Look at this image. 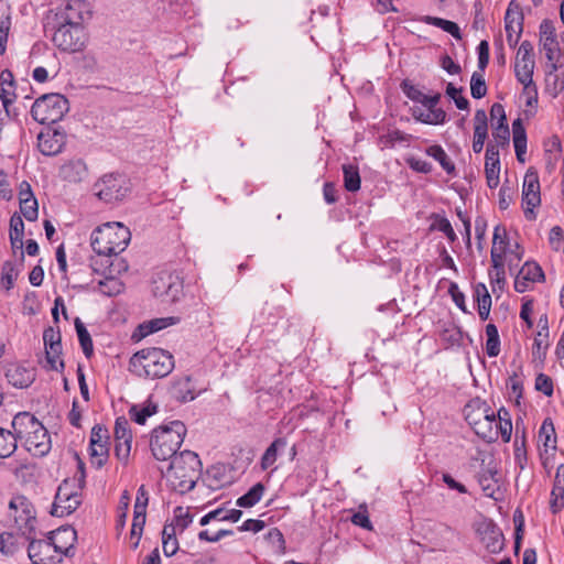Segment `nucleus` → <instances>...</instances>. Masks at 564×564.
Masks as SVG:
<instances>
[{"mask_svg": "<svg viewBox=\"0 0 564 564\" xmlns=\"http://www.w3.org/2000/svg\"><path fill=\"white\" fill-rule=\"evenodd\" d=\"M131 234L128 227L120 223H107L96 228L91 234V248L98 257H105L104 263H109L112 256L117 257L128 247Z\"/></svg>", "mask_w": 564, "mask_h": 564, "instance_id": "obj_1", "label": "nucleus"}, {"mask_svg": "<svg viewBox=\"0 0 564 564\" xmlns=\"http://www.w3.org/2000/svg\"><path fill=\"white\" fill-rule=\"evenodd\" d=\"M202 471V462L192 451H183L171 459L166 478L172 488L181 494L192 490Z\"/></svg>", "mask_w": 564, "mask_h": 564, "instance_id": "obj_2", "label": "nucleus"}, {"mask_svg": "<svg viewBox=\"0 0 564 564\" xmlns=\"http://www.w3.org/2000/svg\"><path fill=\"white\" fill-rule=\"evenodd\" d=\"M174 368L173 356L161 348H145L130 359V369L139 377L156 379L171 373Z\"/></svg>", "mask_w": 564, "mask_h": 564, "instance_id": "obj_3", "label": "nucleus"}, {"mask_svg": "<svg viewBox=\"0 0 564 564\" xmlns=\"http://www.w3.org/2000/svg\"><path fill=\"white\" fill-rule=\"evenodd\" d=\"M186 427L181 421H173L170 425L155 429L152 433L150 447L158 460L172 459L183 443Z\"/></svg>", "mask_w": 564, "mask_h": 564, "instance_id": "obj_4", "label": "nucleus"}, {"mask_svg": "<svg viewBox=\"0 0 564 564\" xmlns=\"http://www.w3.org/2000/svg\"><path fill=\"white\" fill-rule=\"evenodd\" d=\"M61 535H66L72 541L76 536L73 529L59 530L56 533L51 532L47 539H35V533L32 535L28 547V554L33 564H55L61 561L62 554H67L69 547L62 546L56 543V539Z\"/></svg>", "mask_w": 564, "mask_h": 564, "instance_id": "obj_5", "label": "nucleus"}, {"mask_svg": "<svg viewBox=\"0 0 564 564\" xmlns=\"http://www.w3.org/2000/svg\"><path fill=\"white\" fill-rule=\"evenodd\" d=\"M465 420L487 442L497 441L496 412L480 399H473L464 409Z\"/></svg>", "mask_w": 564, "mask_h": 564, "instance_id": "obj_6", "label": "nucleus"}, {"mask_svg": "<svg viewBox=\"0 0 564 564\" xmlns=\"http://www.w3.org/2000/svg\"><path fill=\"white\" fill-rule=\"evenodd\" d=\"M68 110L67 99L59 94H46L37 98L32 108L33 119L42 124L59 121Z\"/></svg>", "mask_w": 564, "mask_h": 564, "instance_id": "obj_7", "label": "nucleus"}, {"mask_svg": "<svg viewBox=\"0 0 564 564\" xmlns=\"http://www.w3.org/2000/svg\"><path fill=\"white\" fill-rule=\"evenodd\" d=\"M93 17L91 4L86 0H69L63 8L50 10L45 18L47 24L58 22L72 26H84Z\"/></svg>", "mask_w": 564, "mask_h": 564, "instance_id": "obj_8", "label": "nucleus"}, {"mask_svg": "<svg viewBox=\"0 0 564 564\" xmlns=\"http://www.w3.org/2000/svg\"><path fill=\"white\" fill-rule=\"evenodd\" d=\"M45 32H53V42L62 51L65 52H79L85 47L86 33L84 26H72L63 23L54 22L47 24L44 19Z\"/></svg>", "mask_w": 564, "mask_h": 564, "instance_id": "obj_9", "label": "nucleus"}, {"mask_svg": "<svg viewBox=\"0 0 564 564\" xmlns=\"http://www.w3.org/2000/svg\"><path fill=\"white\" fill-rule=\"evenodd\" d=\"M9 510L15 528L25 539H31L35 533L37 521L35 508L30 499L22 495L12 497Z\"/></svg>", "mask_w": 564, "mask_h": 564, "instance_id": "obj_10", "label": "nucleus"}, {"mask_svg": "<svg viewBox=\"0 0 564 564\" xmlns=\"http://www.w3.org/2000/svg\"><path fill=\"white\" fill-rule=\"evenodd\" d=\"M90 265L95 272H101L105 275V279L98 282L99 291L102 294L113 296L122 292L123 284L113 275L128 269L122 259L115 258L111 262L104 263L102 259L93 258Z\"/></svg>", "mask_w": 564, "mask_h": 564, "instance_id": "obj_11", "label": "nucleus"}, {"mask_svg": "<svg viewBox=\"0 0 564 564\" xmlns=\"http://www.w3.org/2000/svg\"><path fill=\"white\" fill-rule=\"evenodd\" d=\"M82 489L76 487L75 480L65 479L57 488L51 514L54 517L72 514L82 503Z\"/></svg>", "mask_w": 564, "mask_h": 564, "instance_id": "obj_12", "label": "nucleus"}, {"mask_svg": "<svg viewBox=\"0 0 564 564\" xmlns=\"http://www.w3.org/2000/svg\"><path fill=\"white\" fill-rule=\"evenodd\" d=\"M96 195L106 203L123 199L128 192V181L120 174H106L94 185Z\"/></svg>", "mask_w": 564, "mask_h": 564, "instance_id": "obj_13", "label": "nucleus"}, {"mask_svg": "<svg viewBox=\"0 0 564 564\" xmlns=\"http://www.w3.org/2000/svg\"><path fill=\"white\" fill-rule=\"evenodd\" d=\"M152 292L155 297L166 303L176 302L183 292V282L177 274L160 272L153 280Z\"/></svg>", "mask_w": 564, "mask_h": 564, "instance_id": "obj_14", "label": "nucleus"}, {"mask_svg": "<svg viewBox=\"0 0 564 564\" xmlns=\"http://www.w3.org/2000/svg\"><path fill=\"white\" fill-rule=\"evenodd\" d=\"M522 200L527 205L524 215L528 219L535 217L533 208L540 205V182L536 172L528 171L523 178Z\"/></svg>", "mask_w": 564, "mask_h": 564, "instance_id": "obj_15", "label": "nucleus"}, {"mask_svg": "<svg viewBox=\"0 0 564 564\" xmlns=\"http://www.w3.org/2000/svg\"><path fill=\"white\" fill-rule=\"evenodd\" d=\"M505 29L509 45L514 46L518 43L523 30L522 9L516 0H512L507 9L505 15Z\"/></svg>", "mask_w": 564, "mask_h": 564, "instance_id": "obj_16", "label": "nucleus"}, {"mask_svg": "<svg viewBox=\"0 0 564 564\" xmlns=\"http://www.w3.org/2000/svg\"><path fill=\"white\" fill-rule=\"evenodd\" d=\"M22 442L26 451L32 453L34 456H44L51 449V438L47 430L42 423H40L37 427Z\"/></svg>", "mask_w": 564, "mask_h": 564, "instance_id": "obj_17", "label": "nucleus"}, {"mask_svg": "<svg viewBox=\"0 0 564 564\" xmlns=\"http://www.w3.org/2000/svg\"><path fill=\"white\" fill-rule=\"evenodd\" d=\"M6 377L13 387L23 389L34 381L35 370L24 365L11 364L7 367Z\"/></svg>", "mask_w": 564, "mask_h": 564, "instance_id": "obj_18", "label": "nucleus"}, {"mask_svg": "<svg viewBox=\"0 0 564 564\" xmlns=\"http://www.w3.org/2000/svg\"><path fill=\"white\" fill-rule=\"evenodd\" d=\"M485 159V174L487 185L490 188H496L499 185L500 174V159L497 145H494L491 142L488 143Z\"/></svg>", "mask_w": 564, "mask_h": 564, "instance_id": "obj_19", "label": "nucleus"}, {"mask_svg": "<svg viewBox=\"0 0 564 564\" xmlns=\"http://www.w3.org/2000/svg\"><path fill=\"white\" fill-rule=\"evenodd\" d=\"M41 422L30 412H20L12 420L13 436L18 441H23Z\"/></svg>", "mask_w": 564, "mask_h": 564, "instance_id": "obj_20", "label": "nucleus"}, {"mask_svg": "<svg viewBox=\"0 0 564 564\" xmlns=\"http://www.w3.org/2000/svg\"><path fill=\"white\" fill-rule=\"evenodd\" d=\"M480 540L490 553L501 551L503 546V535L501 531L492 523H486L478 530Z\"/></svg>", "mask_w": 564, "mask_h": 564, "instance_id": "obj_21", "label": "nucleus"}, {"mask_svg": "<svg viewBox=\"0 0 564 564\" xmlns=\"http://www.w3.org/2000/svg\"><path fill=\"white\" fill-rule=\"evenodd\" d=\"M37 147L44 155H55L62 151L63 135L56 131L41 132L37 137Z\"/></svg>", "mask_w": 564, "mask_h": 564, "instance_id": "obj_22", "label": "nucleus"}, {"mask_svg": "<svg viewBox=\"0 0 564 564\" xmlns=\"http://www.w3.org/2000/svg\"><path fill=\"white\" fill-rule=\"evenodd\" d=\"M497 476V470L489 467L481 469L478 476V482L484 495L496 500L498 499L496 494L500 491L499 479Z\"/></svg>", "mask_w": 564, "mask_h": 564, "instance_id": "obj_23", "label": "nucleus"}, {"mask_svg": "<svg viewBox=\"0 0 564 564\" xmlns=\"http://www.w3.org/2000/svg\"><path fill=\"white\" fill-rule=\"evenodd\" d=\"M88 170L86 163L80 160H72L61 169V175L64 180L72 183H79L87 177Z\"/></svg>", "mask_w": 564, "mask_h": 564, "instance_id": "obj_24", "label": "nucleus"}, {"mask_svg": "<svg viewBox=\"0 0 564 564\" xmlns=\"http://www.w3.org/2000/svg\"><path fill=\"white\" fill-rule=\"evenodd\" d=\"M14 85L15 82L12 72L10 69H3L0 73V100L7 111L15 99Z\"/></svg>", "mask_w": 564, "mask_h": 564, "instance_id": "obj_25", "label": "nucleus"}, {"mask_svg": "<svg viewBox=\"0 0 564 564\" xmlns=\"http://www.w3.org/2000/svg\"><path fill=\"white\" fill-rule=\"evenodd\" d=\"M512 132H513V145L516 150V155L519 162H524V154L527 151V133L525 129L522 124L520 118L513 121L512 123Z\"/></svg>", "mask_w": 564, "mask_h": 564, "instance_id": "obj_26", "label": "nucleus"}, {"mask_svg": "<svg viewBox=\"0 0 564 564\" xmlns=\"http://www.w3.org/2000/svg\"><path fill=\"white\" fill-rule=\"evenodd\" d=\"M402 87H403L404 94L411 100L417 101V102L424 105L425 107H435L441 99L440 94H435L434 96H427V95L423 94L417 87L410 85L406 82H404L402 84Z\"/></svg>", "mask_w": 564, "mask_h": 564, "instance_id": "obj_27", "label": "nucleus"}, {"mask_svg": "<svg viewBox=\"0 0 564 564\" xmlns=\"http://www.w3.org/2000/svg\"><path fill=\"white\" fill-rule=\"evenodd\" d=\"M474 296L478 303L479 317L481 321H486L491 308V296L484 283H478L475 286Z\"/></svg>", "mask_w": 564, "mask_h": 564, "instance_id": "obj_28", "label": "nucleus"}, {"mask_svg": "<svg viewBox=\"0 0 564 564\" xmlns=\"http://www.w3.org/2000/svg\"><path fill=\"white\" fill-rule=\"evenodd\" d=\"M497 438L501 436L505 442H509L512 432V423L509 413L502 408L496 413Z\"/></svg>", "mask_w": 564, "mask_h": 564, "instance_id": "obj_29", "label": "nucleus"}, {"mask_svg": "<svg viewBox=\"0 0 564 564\" xmlns=\"http://www.w3.org/2000/svg\"><path fill=\"white\" fill-rule=\"evenodd\" d=\"M535 64L514 63V73L517 79L523 85L524 91L530 93L533 83V70Z\"/></svg>", "mask_w": 564, "mask_h": 564, "instance_id": "obj_30", "label": "nucleus"}, {"mask_svg": "<svg viewBox=\"0 0 564 564\" xmlns=\"http://www.w3.org/2000/svg\"><path fill=\"white\" fill-rule=\"evenodd\" d=\"M162 549L166 556H172L177 552L178 542L174 525H164L162 531Z\"/></svg>", "mask_w": 564, "mask_h": 564, "instance_id": "obj_31", "label": "nucleus"}, {"mask_svg": "<svg viewBox=\"0 0 564 564\" xmlns=\"http://www.w3.org/2000/svg\"><path fill=\"white\" fill-rule=\"evenodd\" d=\"M226 478L225 467L221 465H215L207 469L205 481L210 489L216 490L227 484Z\"/></svg>", "mask_w": 564, "mask_h": 564, "instance_id": "obj_32", "label": "nucleus"}, {"mask_svg": "<svg viewBox=\"0 0 564 564\" xmlns=\"http://www.w3.org/2000/svg\"><path fill=\"white\" fill-rule=\"evenodd\" d=\"M426 154L436 160L441 166L446 171L447 174H455V164L448 158L446 152L443 150L441 145H431L426 149Z\"/></svg>", "mask_w": 564, "mask_h": 564, "instance_id": "obj_33", "label": "nucleus"}, {"mask_svg": "<svg viewBox=\"0 0 564 564\" xmlns=\"http://www.w3.org/2000/svg\"><path fill=\"white\" fill-rule=\"evenodd\" d=\"M286 446V440L283 437L275 438L271 445L265 449L261 458V468L263 470L271 467L278 457V451Z\"/></svg>", "mask_w": 564, "mask_h": 564, "instance_id": "obj_34", "label": "nucleus"}, {"mask_svg": "<svg viewBox=\"0 0 564 564\" xmlns=\"http://www.w3.org/2000/svg\"><path fill=\"white\" fill-rule=\"evenodd\" d=\"M75 328L78 336L79 344L82 346L83 352L87 358H90L94 352V346L91 337L86 329L84 323L79 317L75 318Z\"/></svg>", "mask_w": 564, "mask_h": 564, "instance_id": "obj_35", "label": "nucleus"}, {"mask_svg": "<svg viewBox=\"0 0 564 564\" xmlns=\"http://www.w3.org/2000/svg\"><path fill=\"white\" fill-rule=\"evenodd\" d=\"M264 492V486L261 482H257L252 486L247 494L238 498L237 506L241 508H250L258 503Z\"/></svg>", "mask_w": 564, "mask_h": 564, "instance_id": "obj_36", "label": "nucleus"}, {"mask_svg": "<svg viewBox=\"0 0 564 564\" xmlns=\"http://www.w3.org/2000/svg\"><path fill=\"white\" fill-rule=\"evenodd\" d=\"M486 336H487L486 346H485L486 354L489 357H497L500 352V339H499V334H498V329H497L496 325L488 324L486 326Z\"/></svg>", "mask_w": 564, "mask_h": 564, "instance_id": "obj_37", "label": "nucleus"}, {"mask_svg": "<svg viewBox=\"0 0 564 564\" xmlns=\"http://www.w3.org/2000/svg\"><path fill=\"white\" fill-rule=\"evenodd\" d=\"M176 323V318L174 317H166V318H155L148 323L141 324L138 328L140 333V337H145L152 333H155L158 330H161L170 325H173Z\"/></svg>", "mask_w": 564, "mask_h": 564, "instance_id": "obj_38", "label": "nucleus"}, {"mask_svg": "<svg viewBox=\"0 0 564 564\" xmlns=\"http://www.w3.org/2000/svg\"><path fill=\"white\" fill-rule=\"evenodd\" d=\"M539 442H542L545 448H556L555 429L550 419H545L539 431Z\"/></svg>", "mask_w": 564, "mask_h": 564, "instance_id": "obj_39", "label": "nucleus"}, {"mask_svg": "<svg viewBox=\"0 0 564 564\" xmlns=\"http://www.w3.org/2000/svg\"><path fill=\"white\" fill-rule=\"evenodd\" d=\"M17 449V438L11 431L0 427V458L10 457Z\"/></svg>", "mask_w": 564, "mask_h": 564, "instance_id": "obj_40", "label": "nucleus"}, {"mask_svg": "<svg viewBox=\"0 0 564 564\" xmlns=\"http://www.w3.org/2000/svg\"><path fill=\"white\" fill-rule=\"evenodd\" d=\"M344 186L348 192H357L360 188V175L355 165H344Z\"/></svg>", "mask_w": 564, "mask_h": 564, "instance_id": "obj_41", "label": "nucleus"}, {"mask_svg": "<svg viewBox=\"0 0 564 564\" xmlns=\"http://www.w3.org/2000/svg\"><path fill=\"white\" fill-rule=\"evenodd\" d=\"M90 463L96 468H101L108 460V444L89 445Z\"/></svg>", "mask_w": 564, "mask_h": 564, "instance_id": "obj_42", "label": "nucleus"}, {"mask_svg": "<svg viewBox=\"0 0 564 564\" xmlns=\"http://www.w3.org/2000/svg\"><path fill=\"white\" fill-rule=\"evenodd\" d=\"M427 24L441 28L443 31L449 33L452 36H454L457 40L462 39L459 26L449 20H445L442 18L436 17H425L424 20Z\"/></svg>", "mask_w": 564, "mask_h": 564, "instance_id": "obj_43", "label": "nucleus"}, {"mask_svg": "<svg viewBox=\"0 0 564 564\" xmlns=\"http://www.w3.org/2000/svg\"><path fill=\"white\" fill-rule=\"evenodd\" d=\"M20 549L17 536L11 532L0 534V553L4 556L14 555Z\"/></svg>", "mask_w": 564, "mask_h": 564, "instance_id": "obj_44", "label": "nucleus"}, {"mask_svg": "<svg viewBox=\"0 0 564 564\" xmlns=\"http://www.w3.org/2000/svg\"><path fill=\"white\" fill-rule=\"evenodd\" d=\"M519 273L523 276V280L530 282H543L545 279L542 268L535 262H525Z\"/></svg>", "mask_w": 564, "mask_h": 564, "instance_id": "obj_45", "label": "nucleus"}, {"mask_svg": "<svg viewBox=\"0 0 564 564\" xmlns=\"http://www.w3.org/2000/svg\"><path fill=\"white\" fill-rule=\"evenodd\" d=\"M19 272L20 269L15 263L11 261H6L3 263L1 271V283L7 291L12 289L13 283L19 275Z\"/></svg>", "mask_w": 564, "mask_h": 564, "instance_id": "obj_46", "label": "nucleus"}, {"mask_svg": "<svg viewBox=\"0 0 564 564\" xmlns=\"http://www.w3.org/2000/svg\"><path fill=\"white\" fill-rule=\"evenodd\" d=\"M556 63L551 64V70L546 74V86L553 96H557L564 89V79L560 78Z\"/></svg>", "mask_w": 564, "mask_h": 564, "instance_id": "obj_47", "label": "nucleus"}, {"mask_svg": "<svg viewBox=\"0 0 564 564\" xmlns=\"http://www.w3.org/2000/svg\"><path fill=\"white\" fill-rule=\"evenodd\" d=\"M430 229L444 232L451 242H454L457 238L449 220L437 214L433 215V224L431 225Z\"/></svg>", "mask_w": 564, "mask_h": 564, "instance_id": "obj_48", "label": "nucleus"}, {"mask_svg": "<svg viewBox=\"0 0 564 564\" xmlns=\"http://www.w3.org/2000/svg\"><path fill=\"white\" fill-rule=\"evenodd\" d=\"M193 521V516L189 513L188 508L176 507L174 510V523L170 525H174L177 532H183L189 523Z\"/></svg>", "mask_w": 564, "mask_h": 564, "instance_id": "obj_49", "label": "nucleus"}, {"mask_svg": "<svg viewBox=\"0 0 564 564\" xmlns=\"http://www.w3.org/2000/svg\"><path fill=\"white\" fill-rule=\"evenodd\" d=\"M156 405L152 403L147 404L142 409H139L137 405H133L131 406L129 414L135 423L143 425L149 416L156 413Z\"/></svg>", "mask_w": 564, "mask_h": 564, "instance_id": "obj_50", "label": "nucleus"}, {"mask_svg": "<svg viewBox=\"0 0 564 564\" xmlns=\"http://www.w3.org/2000/svg\"><path fill=\"white\" fill-rule=\"evenodd\" d=\"M45 354L50 369L59 370L64 368V361L61 358L62 345L45 347Z\"/></svg>", "mask_w": 564, "mask_h": 564, "instance_id": "obj_51", "label": "nucleus"}, {"mask_svg": "<svg viewBox=\"0 0 564 564\" xmlns=\"http://www.w3.org/2000/svg\"><path fill=\"white\" fill-rule=\"evenodd\" d=\"M470 94L473 98L480 99L487 94V85L484 75L474 72L470 78Z\"/></svg>", "mask_w": 564, "mask_h": 564, "instance_id": "obj_52", "label": "nucleus"}, {"mask_svg": "<svg viewBox=\"0 0 564 564\" xmlns=\"http://www.w3.org/2000/svg\"><path fill=\"white\" fill-rule=\"evenodd\" d=\"M492 127H494L492 137L496 142L494 145H497L498 150H499V147H501V148L508 147L509 141H510V131H509L508 124L492 123Z\"/></svg>", "mask_w": 564, "mask_h": 564, "instance_id": "obj_53", "label": "nucleus"}, {"mask_svg": "<svg viewBox=\"0 0 564 564\" xmlns=\"http://www.w3.org/2000/svg\"><path fill=\"white\" fill-rule=\"evenodd\" d=\"M547 337L549 333H542V330L538 333L533 344L534 358H538L539 360H543L545 358L546 349L549 347Z\"/></svg>", "mask_w": 564, "mask_h": 564, "instance_id": "obj_54", "label": "nucleus"}, {"mask_svg": "<svg viewBox=\"0 0 564 564\" xmlns=\"http://www.w3.org/2000/svg\"><path fill=\"white\" fill-rule=\"evenodd\" d=\"M115 455L124 465L128 464L132 438L115 440Z\"/></svg>", "mask_w": 564, "mask_h": 564, "instance_id": "obj_55", "label": "nucleus"}, {"mask_svg": "<svg viewBox=\"0 0 564 564\" xmlns=\"http://www.w3.org/2000/svg\"><path fill=\"white\" fill-rule=\"evenodd\" d=\"M463 88H456L452 83L446 86V94L454 100L456 107L460 110L469 109V101L462 96Z\"/></svg>", "mask_w": 564, "mask_h": 564, "instance_id": "obj_56", "label": "nucleus"}, {"mask_svg": "<svg viewBox=\"0 0 564 564\" xmlns=\"http://www.w3.org/2000/svg\"><path fill=\"white\" fill-rule=\"evenodd\" d=\"M20 210L21 214L30 221H33L37 218L39 214V205L35 199L20 200Z\"/></svg>", "mask_w": 564, "mask_h": 564, "instance_id": "obj_57", "label": "nucleus"}, {"mask_svg": "<svg viewBox=\"0 0 564 564\" xmlns=\"http://www.w3.org/2000/svg\"><path fill=\"white\" fill-rule=\"evenodd\" d=\"M113 436L115 440L132 438L129 422L124 416L117 417L115 423Z\"/></svg>", "mask_w": 564, "mask_h": 564, "instance_id": "obj_58", "label": "nucleus"}, {"mask_svg": "<svg viewBox=\"0 0 564 564\" xmlns=\"http://www.w3.org/2000/svg\"><path fill=\"white\" fill-rule=\"evenodd\" d=\"M516 62L535 64L533 58V46L529 41H523L519 46Z\"/></svg>", "mask_w": 564, "mask_h": 564, "instance_id": "obj_59", "label": "nucleus"}, {"mask_svg": "<svg viewBox=\"0 0 564 564\" xmlns=\"http://www.w3.org/2000/svg\"><path fill=\"white\" fill-rule=\"evenodd\" d=\"M426 118H421V122L429 124H440L445 121L446 112L441 108L426 107Z\"/></svg>", "mask_w": 564, "mask_h": 564, "instance_id": "obj_60", "label": "nucleus"}, {"mask_svg": "<svg viewBox=\"0 0 564 564\" xmlns=\"http://www.w3.org/2000/svg\"><path fill=\"white\" fill-rule=\"evenodd\" d=\"M535 389L545 395L551 397L553 394L552 379L544 373H539L535 379Z\"/></svg>", "mask_w": 564, "mask_h": 564, "instance_id": "obj_61", "label": "nucleus"}, {"mask_svg": "<svg viewBox=\"0 0 564 564\" xmlns=\"http://www.w3.org/2000/svg\"><path fill=\"white\" fill-rule=\"evenodd\" d=\"M351 522L355 525L361 527L366 530H372V524L369 519L368 512L364 506H360V510L352 514Z\"/></svg>", "mask_w": 564, "mask_h": 564, "instance_id": "obj_62", "label": "nucleus"}, {"mask_svg": "<svg viewBox=\"0 0 564 564\" xmlns=\"http://www.w3.org/2000/svg\"><path fill=\"white\" fill-rule=\"evenodd\" d=\"M108 438L109 436L107 429L100 425H95L91 430L89 445L108 444Z\"/></svg>", "mask_w": 564, "mask_h": 564, "instance_id": "obj_63", "label": "nucleus"}, {"mask_svg": "<svg viewBox=\"0 0 564 564\" xmlns=\"http://www.w3.org/2000/svg\"><path fill=\"white\" fill-rule=\"evenodd\" d=\"M564 495V465H560L554 477L551 496Z\"/></svg>", "mask_w": 564, "mask_h": 564, "instance_id": "obj_64", "label": "nucleus"}]
</instances>
